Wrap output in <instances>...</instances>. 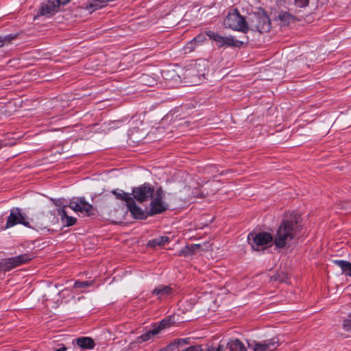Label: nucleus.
I'll list each match as a JSON object with an SVG mask.
<instances>
[{"label": "nucleus", "instance_id": "obj_29", "mask_svg": "<svg viewBox=\"0 0 351 351\" xmlns=\"http://www.w3.org/2000/svg\"><path fill=\"white\" fill-rule=\"evenodd\" d=\"M343 328L348 332H351V315H349L343 322Z\"/></svg>", "mask_w": 351, "mask_h": 351}, {"label": "nucleus", "instance_id": "obj_9", "mask_svg": "<svg viewBox=\"0 0 351 351\" xmlns=\"http://www.w3.org/2000/svg\"><path fill=\"white\" fill-rule=\"evenodd\" d=\"M19 223L23 224L28 228L32 227L27 215L25 213H21V209L19 208H13L10 210V214L8 217L5 228H10Z\"/></svg>", "mask_w": 351, "mask_h": 351}, {"label": "nucleus", "instance_id": "obj_7", "mask_svg": "<svg viewBox=\"0 0 351 351\" xmlns=\"http://www.w3.org/2000/svg\"><path fill=\"white\" fill-rule=\"evenodd\" d=\"M224 25L233 30L247 32L248 27L247 21L242 16L237 9L230 10L224 21Z\"/></svg>", "mask_w": 351, "mask_h": 351}, {"label": "nucleus", "instance_id": "obj_28", "mask_svg": "<svg viewBox=\"0 0 351 351\" xmlns=\"http://www.w3.org/2000/svg\"><path fill=\"white\" fill-rule=\"evenodd\" d=\"M278 19L280 21L282 25H286L293 19V16L288 12H281L278 15Z\"/></svg>", "mask_w": 351, "mask_h": 351}, {"label": "nucleus", "instance_id": "obj_26", "mask_svg": "<svg viewBox=\"0 0 351 351\" xmlns=\"http://www.w3.org/2000/svg\"><path fill=\"white\" fill-rule=\"evenodd\" d=\"M169 241L168 237H160L159 238L153 239L148 243V245L152 247H155L158 245H163Z\"/></svg>", "mask_w": 351, "mask_h": 351}, {"label": "nucleus", "instance_id": "obj_1", "mask_svg": "<svg viewBox=\"0 0 351 351\" xmlns=\"http://www.w3.org/2000/svg\"><path fill=\"white\" fill-rule=\"evenodd\" d=\"M69 207L75 212L84 213L86 216H92L96 214L97 210L94 206L87 202L84 197H73L70 200L68 205H64L62 208L58 210V215L60 217L62 222L67 227L74 225L77 219L69 216L66 208Z\"/></svg>", "mask_w": 351, "mask_h": 351}, {"label": "nucleus", "instance_id": "obj_3", "mask_svg": "<svg viewBox=\"0 0 351 351\" xmlns=\"http://www.w3.org/2000/svg\"><path fill=\"white\" fill-rule=\"evenodd\" d=\"M298 233V222L295 220H285L279 226L273 239L276 248H283L290 245Z\"/></svg>", "mask_w": 351, "mask_h": 351}, {"label": "nucleus", "instance_id": "obj_27", "mask_svg": "<svg viewBox=\"0 0 351 351\" xmlns=\"http://www.w3.org/2000/svg\"><path fill=\"white\" fill-rule=\"evenodd\" d=\"M186 342H187V339H177V348H178V351H203L202 348L199 346H191V347L187 348L185 350H180V347L181 344L182 343H186Z\"/></svg>", "mask_w": 351, "mask_h": 351}, {"label": "nucleus", "instance_id": "obj_20", "mask_svg": "<svg viewBox=\"0 0 351 351\" xmlns=\"http://www.w3.org/2000/svg\"><path fill=\"white\" fill-rule=\"evenodd\" d=\"M174 317L171 316H169L162 320H161L159 323H155L152 327H155L158 332L160 333L163 330L167 328H169L174 323Z\"/></svg>", "mask_w": 351, "mask_h": 351}, {"label": "nucleus", "instance_id": "obj_11", "mask_svg": "<svg viewBox=\"0 0 351 351\" xmlns=\"http://www.w3.org/2000/svg\"><path fill=\"white\" fill-rule=\"evenodd\" d=\"M154 189L147 184H144L140 186L135 187L132 190V198L139 202L149 200L154 196Z\"/></svg>", "mask_w": 351, "mask_h": 351}, {"label": "nucleus", "instance_id": "obj_16", "mask_svg": "<svg viewBox=\"0 0 351 351\" xmlns=\"http://www.w3.org/2000/svg\"><path fill=\"white\" fill-rule=\"evenodd\" d=\"M110 1L91 0L83 5L81 8L88 11L89 14H92L93 12L106 6Z\"/></svg>", "mask_w": 351, "mask_h": 351}, {"label": "nucleus", "instance_id": "obj_24", "mask_svg": "<svg viewBox=\"0 0 351 351\" xmlns=\"http://www.w3.org/2000/svg\"><path fill=\"white\" fill-rule=\"evenodd\" d=\"M15 267L12 258H5L0 263V269L2 271H10Z\"/></svg>", "mask_w": 351, "mask_h": 351}, {"label": "nucleus", "instance_id": "obj_21", "mask_svg": "<svg viewBox=\"0 0 351 351\" xmlns=\"http://www.w3.org/2000/svg\"><path fill=\"white\" fill-rule=\"evenodd\" d=\"M158 334H160L158 330H157L155 327H153L152 330H149V331H147L145 333L138 337L136 341L138 343H140L145 342L147 341L154 339V337L158 335Z\"/></svg>", "mask_w": 351, "mask_h": 351}, {"label": "nucleus", "instance_id": "obj_13", "mask_svg": "<svg viewBox=\"0 0 351 351\" xmlns=\"http://www.w3.org/2000/svg\"><path fill=\"white\" fill-rule=\"evenodd\" d=\"M279 345L278 339L274 337L262 342L256 343L254 346V351H275Z\"/></svg>", "mask_w": 351, "mask_h": 351}, {"label": "nucleus", "instance_id": "obj_12", "mask_svg": "<svg viewBox=\"0 0 351 351\" xmlns=\"http://www.w3.org/2000/svg\"><path fill=\"white\" fill-rule=\"evenodd\" d=\"M58 3L55 0H47L43 2L39 9V14L49 17L58 11Z\"/></svg>", "mask_w": 351, "mask_h": 351}, {"label": "nucleus", "instance_id": "obj_30", "mask_svg": "<svg viewBox=\"0 0 351 351\" xmlns=\"http://www.w3.org/2000/svg\"><path fill=\"white\" fill-rule=\"evenodd\" d=\"M308 3L309 0H294V5L299 8H305Z\"/></svg>", "mask_w": 351, "mask_h": 351}, {"label": "nucleus", "instance_id": "obj_2", "mask_svg": "<svg viewBox=\"0 0 351 351\" xmlns=\"http://www.w3.org/2000/svg\"><path fill=\"white\" fill-rule=\"evenodd\" d=\"M207 71V62L205 60H199L181 69L178 76L186 85H196L203 81Z\"/></svg>", "mask_w": 351, "mask_h": 351}, {"label": "nucleus", "instance_id": "obj_22", "mask_svg": "<svg viewBox=\"0 0 351 351\" xmlns=\"http://www.w3.org/2000/svg\"><path fill=\"white\" fill-rule=\"evenodd\" d=\"M173 293V289L165 285H160L153 291V294L158 296L159 298L171 295Z\"/></svg>", "mask_w": 351, "mask_h": 351}, {"label": "nucleus", "instance_id": "obj_19", "mask_svg": "<svg viewBox=\"0 0 351 351\" xmlns=\"http://www.w3.org/2000/svg\"><path fill=\"white\" fill-rule=\"evenodd\" d=\"M332 263L341 269L346 276H351V263L344 260H334Z\"/></svg>", "mask_w": 351, "mask_h": 351}, {"label": "nucleus", "instance_id": "obj_14", "mask_svg": "<svg viewBox=\"0 0 351 351\" xmlns=\"http://www.w3.org/2000/svg\"><path fill=\"white\" fill-rule=\"evenodd\" d=\"M160 190H158L154 196L152 201L151 202V209L150 215H156L161 213L166 210V207L164 205L162 199V194Z\"/></svg>", "mask_w": 351, "mask_h": 351}, {"label": "nucleus", "instance_id": "obj_5", "mask_svg": "<svg viewBox=\"0 0 351 351\" xmlns=\"http://www.w3.org/2000/svg\"><path fill=\"white\" fill-rule=\"evenodd\" d=\"M248 29L265 33L271 28V20L265 12L254 13L248 17L247 21Z\"/></svg>", "mask_w": 351, "mask_h": 351}, {"label": "nucleus", "instance_id": "obj_4", "mask_svg": "<svg viewBox=\"0 0 351 351\" xmlns=\"http://www.w3.org/2000/svg\"><path fill=\"white\" fill-rule=\"evenodd\" d=\"M177 178H180L179 183L183 186V190H180V200H183L184 203H189L193 197L202 198L205 196L204 191L197 192V190L191 191V187L184 184L185 182L190 183L192 180L191 177L185 171L179 170L177 171ZM208 195L206 193V195Z\"/></svg>", "mask_w": 351, "mask_h": 351}, {"label": "nucleus", "instance_id": "obj_8", "mask_svg": "<svg viewBox=\"0 0 351 351\" xmlns=\"http://www.w3.org/2000/svg\"><path fill=\"white\" fill-rule=\"evenodd\" d=\"M273 239L272 235L266 232L250 233L247 237L248 243L251 245L252 248L257 251L266 248Z\"/></svg>", "mask_w": 351, "mask_h": 351}, {"label": "nucleus", "instance_id": "obj_23", "mask_svg": "<svg viewBox=\"0 0 351 351\" xmlns=\"http://www.w3.org/2000/svg\"><path fill=\"white\" fill-rule=\"evenodd\" d=\"M32 258L27 254H23L15 257H12V259L14 261V265L16 266V267L23 264L27 263Z\"/></svg>", "mask_w": 351, "mask_h": 351}, {"label": "nucleus", "instance_id": "obj_10", "mask_svg": "<svg viewBox=\"0 0 351 351\" xmlns=\"http://www.w3.org/2000/svg\"><path fill=\"white\" fill-rule=\"evenodd\" d=\"M207 36L210 39L215 41L219 47L229 46L241 47L243 45V42L234 39L232 36H222L212 31L208 32Z\"/></svg>", "mask_w": 351, "mask_h": 351}, {"label": "nucleus", "instance_id": "obj_15", "mask_svg": "<svg viewBox=\"0 0 351 351\" xmlns=\"http://www.w3.org/2000/svg\"><path fill=\"white\" fill-rule=\"evenodd\" d=\"M218 351H247L245 346L239 339L231 340L226 345L220 344Z\"/></svg>", "mask_w": 351, "mask_h": 351}, {"label": "nucleus", "instance_id": "obj_25", "mask_svg": "<svg viewBox=\"0 0 351 351\" xmlns=\"http://www.w3.org/2000/svg\"><path fill=\"white\" fill-rule=\"evenodd\" d=\"M200 247L199 244H191L190 245H187L184 250H182L180 252V254H182L184 256L191 255L194 254L197 250Z\"/></svg>", "mask_w": 351, "mask_h": 351}, {"label": "nucleus", "instance_id": "obj_17", "mask_svg": "<svg viewBox=\"0 0 351 351\" xmlns=\"http://www.w3.org/2000/svg\"><path fill=\"white\" fill-rule=\"evenodd\" d=\"M205 39L203 35H198L189 42L184 47V53H191L195 50L197 46L199 45Z\"/></svg>", "mask_w": 351, "mask_h": 351}, {"label": "nucleus", "instance_id": "obj_6", "mask_svg": "<svg viewBox=\"0 0 351 351\" xmlns=\"http://www.w3.org/2000/svg\"><path fill=\"white\" fill-rule=\"evenodd\" d=\"M112 193L117 199L125 202L128 210L134 218L142 219L145 217L143 210L136 205L130 194L124 192L123 190H114Z\"/></svg>", "mask_w": 351, "mask_h": 351}, {"label": "nucleus", "instance_id": "obj_18", "mask_svg": "<svg viewBox=\"0 0 351 351\" xmlns=\"http://www.w3.org/2000/svg\"><path fill=\"white\" fill-rule=\"evenodd\" d=\"M76 344L83 348L91 350L94 348L95 343L91 337H83L75 339Z\"/></svg>", "mask_w": 351, "mask_h": 351}, {"label": "nucleus", "instance_id": "obj_32", "mask_svg": "<svg viewBox=\"0 0 351 351\" xmlns=\"http://www.w3.org/2000/svg\"><path fill=\"white\" fill-rule=\"evenodd\" d=\"M14 36H11L10 35L5 37L0 36V43H5V42H10L12 39H13Z\"/></svg>", "mask_w": 351, "mask_h": 351}, {"label": "nucleus", "instance_id": "obj_31", "mask_svg": "<svg viewBox=\"0 0 351 351\" xmlns=\"http://www.w3.org/2000/svg\"><path fill=\"white\" fill-rule=\"evenodd\" d=\"M91 284H92L91 282H89L88 281H82V282L77 281L74 284V287L75 288H84V287H87L90 286Z\"/></svg>", "mask_w": 351, "mask_h": 351}]
</instances>
